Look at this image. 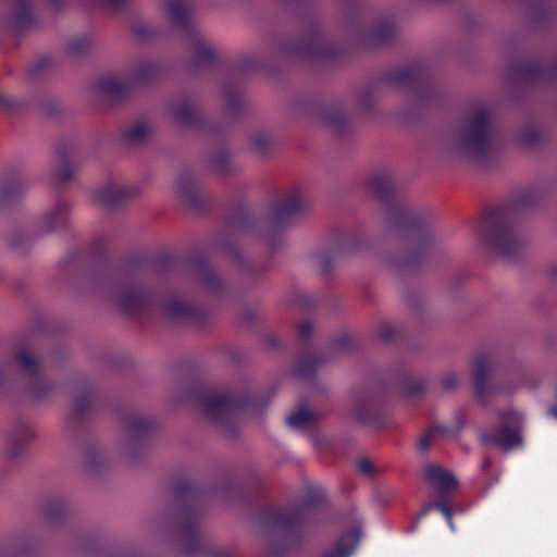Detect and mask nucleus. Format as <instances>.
Returning a JSON list of instances; mask_svg holds the SVG:
<instances>
[{
  "instance_id": "obj_6",
  "label": "nucleus",
  "mask_w": 557,
  "mask_h": 557,
  "mask_svg": "<svg viewBox=\"0 0 557 557\" xmlns=\"http://www.w3.org/2000/svg\"><path fill=\"white\" fill-rule=\"evenodd\" d=\"M486 244L504 255H509L511 245L517 244V238L509 228H497L493 235L485 239Z\"/></svg>"
},
{
  "instance_id": "obj_13",
  "label": "nucleus",
  "mask_w": 557,
  "mask_h": 557,
  "mask_svg": "<svg viewBox=\"0 0 557 557\" xmlns=\"http://www.w3.org/2000/svg\"><path fill=\"white\" fill-rule=\"evenodd\" d=\"M300 208V197L299 195H293L288 200H286L281 208L278 209L280 214H289L296 212Z\"/></svg>"
},
{
  "instance_id": "obj_4",
  "label": "nucleus",
  "mask_w": 557,
  "mask_h": 557,
  "mask_svg": "<svg viewBox=\"0 0 557 557\" xmlns=\"http://www.w3.org/2000/svg\"><path fill=\"white\" fill-rule=\"evenodd\" d=\"M137 193L138 189L133 186L110 183L95 193V199L106 206H114L134 197Z\"/></svg>"
},
{
  "instance_id": "obj_9",
  "label": "nucleus",
  "mask_w": 557,
  "mask_h": 557,
  "mask_svg": "<svg viewBox=\"0 0 557 557\" xmlns=\"http://www.w3.org/2000/svg\"><path fill=\"white\" fill-rule=\"evenodd\" d=\"M315 414L306 410L299 409L287 417V424L294 430H305L315 421Z\"/></svg>"
},
{
  "instance_id": "obj_21",
  "label": "nucleus",
  "mask_w": 557,
  "mask_h": 557,
  "mask_svg": "<svg viewBox=\"0 0 557 557\" xmlns=\"http://www.w3.org/2000/svg\"><path fill=\"white\" fill-rule=\"evenodd\" d=\"M429 443H430V440H429V437H428V436L422 437V438L420 440V447H421L422 449H424V448H426V447L429 446Z\"/></svg>"
},
{
  "instance_id": "obj_23",
  "label": "nucleus",
  "mask_w": 557,
  "mask_h": 557,
  "mask_svg": "<svg viewBox=\"0 0 557 557\" xmlns=\"http://www.w3.org/2000/svg\"><path fill=\"white\" fill-rule=\"evenodd\" d=\"M201 52H203L205 54H210L211 53V48L207 44H202L201 45Z\"/></svg>"
},
{
  "instance_id": "obj_17",
  "label": "nucleus",
  "mask_w": 557,
  "mask_h": 557,
  "mask_svg": "<svg viewBox=\"0 0 557 557\" xmlns=\"http://www.w3.org/2000/svg\"><path fill=\"white\" fill-rule=\"evenodd\" d=\"M358 467H359L360 471H362L363 473H371V471H372V463L368 460H361L358 463Z\"/></svg>"
},
{
  "instance_id": "obj_22",
  "label": "nucleus",
  "mask_w": 557,
  "mask_h": 557,
  "mask_svg": "<svg viewBox=\"0 0 557 557\" xmlns=\"http://www.w3.org/2000/svg\"><path fill=\"white\" fill-rule=\"evenodd\" d=\"M175 115H176L177 120H181V121L185 120L184 110L183 109L176 110Z\"/></svg>"
},
{
  "instance_id": "obj_25",
  "label": "nucleus",
  "mask_w": 557,
  "mask_h": 557,
  "mask_svg": "<svg viewBox=\"0 0 557 557\" xmlns=\"http://www.w3.org/2000/svg\"><path fill=\"white\" fill-rule=\"evenodd\" d=\"M552 414L557 418V406L550 410Z\"/></svg>"
},
{
  "instance_id": "obj_1",
  "label": "nucleus",
  "mask_w": 557,
  "mask_h": 557,
  "mask_svg": "<svg viewBox=\"0 0 557 557\" xmlns=\"http://www.w3.org/2000/svg\"><path fill=\"white\" fill-rule=\"evenodd\" d=\"M490 135L484 116H478L462 133L449 143L451 153L469 160L483 157L490 147Z\"/></svg>"
},
{
  "instance_id": "obj_10",
  "label": "nucleus",
  "mask_w": 557,
  "mask_h": 557,
  "mask_svg": "<svg viewBox=\"0 0 557 557\" xmlns=\"http://www.w3.org/2000/svg\"><path fill=\"white\" fill-rule=\"evenodd\" d=\"M188 13V8L185 0H168L166 1V15L168 18L180 24L184 22Z\"/></svg>"
},
{
  "instance_id": "obj_14",
  "label": "nucleus",
  "mask_w": 557,
  "mask_h": 557,
  "mask_svg": "<svg viewBox=\"0 0 557 557\" xmlns=\"http://www.w3.org/2000/svg\"><path fill=\"white\" fill-rule=\"evenodd\" d=\"M227 399L223 396L211 398L206 404V410L208 413H213L215 408H224Z\"/></svg>"
},
{
  "instance_id": "obj_20",
  "label": "nucleus",
  "mask_w": 557,
  "mask_h": 557,
  "mask_svg": "<svg viewBox=\"0 0 557 557\" xmlns=\"http://www.w3.org/2000/svg\"><path fill=\"white\" fill-rule=\"evenodd\" d=\"M174 188H175V191H176L180 196H182V197H183V196H185L186 190H185V186H184V184H183V183H181V182L176 183V184H175V186H174Z\"/></svg>"
},
{
  "instance_id": "obj_7",
  "label": "nucleus",
  "mask_w": 557,
  "mask_h": 557,
  "mask_svg": "<svg viewBox=\"0 0 557 557\" xmlns=\"http://www.w3.org/2000/svg\"><path fill=\"white\" fill-rule=\"evenodd\" d=\"M359 535L357 531H349L342 535L335 546L323 557H349L355 550Z\"/></svg>"
},
{
  "instance_id": "obj_26",
  "label": "nucleus",
  "mask_w": 557,
  "mask_h": 557,
  "mask_svg": "<svg viewBox=\"0 0 557 557\" xmlns=\"http://www.w3.org/2000/svg\"><path fill=\"white\" fill-rule=\"evenodd\" d=\"M375 188H376L377 190H379V188H380V185H379V183H377V182H375Z\"/></svg>"
},
{
  "instance_id": "obj_11",
  "label": "nucleus",
  "mask_w": 557,
  "mask_h": 557,
  "mask_svg": "<svg viewBox=\"0 0 557 557\" xmlns=\"http://www.w3.org/2000/svg\"><path fill=\"white\" fill-rule=\"evenodd\" d=\"M18 364L26 371H33L37 367V360L35 357L26 349H22L17 354Z\"/></svg>"
},
{
  "instance_id": "obj_19",
  "label": "nucleus",
  "mask_w": 557,
  "mask_h": 557,
  "mask_svg": "<svg viewBox=\"0 0 557 557\" xmlns=\"http://www.w3.org/2000/svg\"><path fill=\"white\" fill-rule=\"evenodd\" d=\"M70 176H71V173L67 170L66 171L59 170L58 173H57V177H58L59 181H65Z\"/></svg>"
},
{
  "instance_id": "obj_24",
  "label": "nucleus",
  "mask_w": 557,
  "mask_h": 557,
  "mask_svg": "<svg viewBox=\"0 0 557 557\" xmlns=\"http://www.w3.org/2000/svg\"><path fill=\"white\" fill-rule=\"evenodd\" d=\"M120 306H121V308H122L123 310H128V309H129V308H128V305H127L125 301H122V302L120 304Z\"/></svg>"
},
{
  "instance_id": "obj_5",
  "label": "nucleus",
  "mask_w": 557,
  "mask_h": 557,
  "mask_svg": "<svg viewBox=\"0 0 557 557\" xmlns=\"http://www.w3.org/2000/svg\"><path fill=\"white\" fill-rule=\"evenodd\" d=\"M425 479L438 492L447 493L458 486V481L455 475L448 470L436 466L429 465L424 469Z\"/></svg>"
},
{
  "instance_id": "obj_12",
  "label": "nucleus",
  "mask_w": 557,
  "mask_h": 557,
  "mask_svg": "<svg viewBox=\"0 0 557 557\" xmlns=\"http://www.w3.org/2000/svg\"><path fill=\"white\" fill-rule=\"evenodd\" d=\"M433 507H436L438 508L442 513L445 516L447 522H448V525L449 528L455 531V525L453 523V519H451V511L450 509L446 506V505H443V504H436V505H428L418 516V519H421L423 518L424 516H426V513L433 508Z\"/></svg>"
},
{
  "instance_id": "obj_8",
  "label": "nucleus",
  "mask_w": 557,
  "mask_h": 557,
  "mask_svg": "<svg viewBox=\"0 0 557 557\" xmlns=\"http://www.w3.org/2000/svg\"><path fill=\"white\" fill-rule=\"evenodd\" d=\"M472 369L474 374L475 392L478 396H482L486 376L494 369L493 362L486 357L481 356L474 359Z\"/></svg>"
},
{
  "instance_id": "obj_3",
  "label": "nucleus",
  "mask_w": 557,
  "mask_h": 557,
  "mask_svg": "<svg viewBox=\"0 0 557 557\" xmlns=\"http://www.w3.org/2000/svg\"><path fill=\"white\" fill-rule=\"evenodd\" d=\"M504 420L511 424V428H500L495 434L491 435L487 441L504 450H508L517 446L521 441L517 429L521 421V416L515 410H509L504 413Z\"/></svg>"
},
{
  "instance_id": "obj_16",
  "label": "nucleus",
  "mask_w": 557,
  "mask_h": 557,
  "mask_svg": "<svg viewBox=\"0 0 557 557\" xmlns=\"http://www.w3.org/2000/svg\"><path fill=\"white\" fill-rule=\"evenodd\" d=\"M65 211H66V210H65V208H64V207H60V208L55 209V211L51 212V213L49 214V218H50L51 220H59V221H61V220H62V218H63V214L65 213Z\"/></svg>"
},
{
  "instance_id": "obj_18",
  "label": "nucleus",
  "mask_w": 557,
  "mask_h": 557,
  "mask_svg": "<svg viewBox=\"0 0 557 557\" xmlns=\"http://www.w3.org/2000/svg\"><path fill=\"white\" fill-rule=\"evenodd\" d=\"M311 330H312V326H311V324H310V323H308V322L301 323V324L299 325V333H300L302 336H307V335H309V334H310V332H311Z\"/></svg>"
},
{
  "instance_id": "obj_15",
  "label": "nucleus",
  "mask_w": 557,
  "mask_h": 557,
  "mask_svg": "<svg viewBox=\"0 0 557 557\" xmlns=\"http://www.w3.org/2000/svg\"><path fill=\"white\" fill-rule=\"evenodd\" d=\"M146 133V129L144 126H136L134 127L131 132H129V137L131 138H134V139H137V138H140L145 135Z\"/></svg>"
},
{
  "instance_id": "obj_2",
  "label": "nucleus",
  "mask_w": 557,
  "mask_h": 557,
  "mask_svg": "<svg viewBox=\"0 0 557 557\" xmlns=\"http://www.w3.org/2000/svg\"><path fill=\"white\" fill-rule=\"evenodd\" d=\"M153 72L152 65L148 63L137 64L127 70L121 76H108L100 82V89L108 94H116L121 89L132 85L144 83Z\"/></svg>"
},
{
  "instance_id": "obj_27",
  "label": "nucleus",
  "mask_w": 557,
  "mask_h": 557,
  "mask_svg": "<svg viewBox=\"0 0 557 557\" xmlns=\"http://www.w3.org/2000/svg\"><path fill=\"white\" fill-rule=\"evenodd\" d=\"M172 310H173V313H176L177 310L175 309V307H172Z\"/></svg>"
}]
</instances>
